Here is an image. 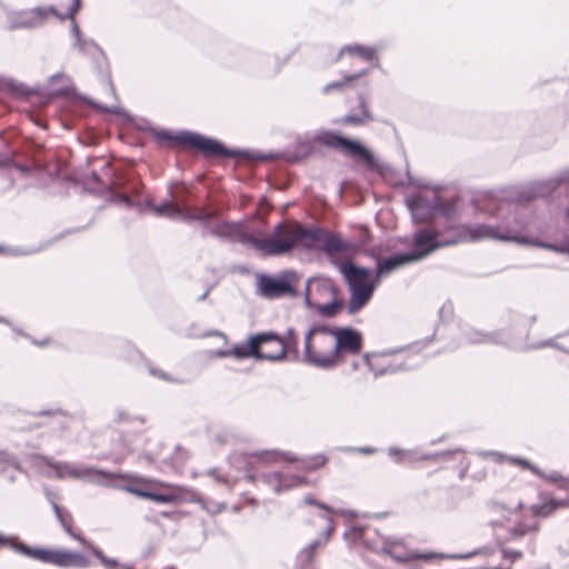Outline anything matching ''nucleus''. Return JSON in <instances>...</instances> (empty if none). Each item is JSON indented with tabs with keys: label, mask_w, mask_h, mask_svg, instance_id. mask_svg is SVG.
<instances>
[{
	"label": "nucleus",
	"mask_w": 569,
	"mask_h": 569,
	"mask_svg": "<svg viewBox=\"0 0 569 569\" xmlns=\"http://www.w3.org/2000/svg\"><path fill=\"white\" fill-rule=\"evenodd\" d=\"M330 261L342 276L347 287H362L375 273L370 267L357 264L351 260L331 258Z\"/></svg>",
	"instance_id": "2eb2a0df"
},
{
	"label": "nucleus",
	"mask_w": 569,
	"mask_h": 569,
	"mask_svg": "<svg viewBox=\"0 0 569 569\" xmlns=\"http://www.w3.org/2000/svg\"><path fill=\"white\" fill-rule=\"evenodd\" d=\"M569 183V168L559 172L556 177L531 182L510 191L506 197L493 203L491 214L510 212L509 207L515 206V216L522 208L538 198H548L561 184Z\"/></svg>",
	"instance_id": "6e6552de"
},
{
	"label": "nucleus",
	"mask_w": 569,
	"mask_h": 569,
	"mask_svg": "<svg viewBox=\"0 0 569 569\" xmlns=\"http://www.w3.org/2000/svg\"><path fill=\"white\" fill-rule=\"evenodd\" d=\"M426 238L427 234L425 233V231H415L412 234V243L409 250L397 251L387 258H381V260H378L373 269L375 273L372 274L371 278L380 284L383 277L390 274L391 272L407 264L421 261L422 259L438 250V246L435 244H429L428 247H425Z\"/></svg>",
	"instance_id": "1a4fd4ad"
},
{
	"label": "nucleus",
	"mask_w": 569,
	"mask_h": 569,
	"mask_svg": "<svg viewBox=\"0 0 569 569\" xmlns=\"http://www.w3.org/2000/svg\"><path fill=\"white\" fill-rule=\"evenodd\" d=\"M147 131L152 134L156 142L161 147L174 148L177 144H182L194 149L206 158H241L259 161L272 158V153H263L251 149L230 148L217 138L188 129L172 131L170 129H158L150 126Z\"/></svg>",
	"instance_id": "39448f33"
},
{
	"label": "nucleus",
	"mask_w": 569,
	"mask_h": 569,
	"mask_svg": "<svg viewBox=\"0 0 569 569\" xmlns=\"http://www.w3.org/2000/svg\"><path fill=\"white\" fill-rule=\"evenodd\" d=\"M82 8V1L81 0H72L71 4L68 8L67 13H61L58 11V9L54 6L49 7H34L30 9V14L32 17V20L36 22V28L41 27L49 16H53L58 18L59 20H73V18L77 16V13Z\"/></svg>",
	"instance_id": "a211bd4d"
},
{
	"label": "nucleus",
	"mask_w": 569,
	"mask_h": 569,
	"mask_svg": "<svg viewBox=\"0 0 569 569\" xmlns=\"http://www.w3.org/2000/svg\"><path fill=\"white\" fill-rule=\"evenodd\" d=\"M539 477L542 479H546L550 482H553V483H560L565 480L563 477L557 471L551 472L549 475L545 472V476H539Z\"/></svg>",
	"instance_id": "69168bd1"
},
{
	"label": "nucleus",
	"mask_w": 569,
	"mask_h": 569,
	"mask_svg": "<svg viewBox=\"0 0 569 569\" xmlns=\"http://www.w3.org/2000/svg\"><path fill=\"white\" fill-rule=\"evenodd\" d=\"M282 232H283V224H282V222H279L273 227L272 232L268 239H273V240L283 239L287 237V232L284 233V236L282 238H278V237L282 236Z\"/></svg>",
	"instance_id": "e2e57ef3"
},
{
	"label": "nucleus",
	"mask_w": 569,
	"mask_h": 569,
	"mask_svg": "<svg viewBox=\"0 0 569 569\" xmlns=\"http://www.w3.org/2000/svg\"><path fill=\"white\" fill-rule=\"evenodd\" d=\"M149 372L152 376H154V377H157V378H159L161 380H164V381H169V382H177L178 381L176 379H172L167 372H164V371H162L160 369L150 368Z\"/></svg>",
	"instance_id": "052dcab7"
},
{
	"label": "nucleus",
	"mask_w": 569,
	"mask_h": 569,
	"mask_svg": "<svg viewBox=\"0 0 569 569\" xmlns=\"http://www.w3.org/2000/svg\"><path fill=\"white\" fill-rule=\"evenodd\" d=\"M390 452L406 455V460H409L410 462L426 461V458H422L423 453H420L417 449H401L398 447H390Z\"/></svg>",
	"instance_id": "49530a36"
},
{
	"label": "nucleus",
	"mask_w": 569,
	"mask_h": 569,
	"mask_svg": "<svg viewBox=\"0 0 569 569\" xmlns=\"http://www.w3.org/2000/svg\"><path fill=\"white\" fill-rule=\"evenodd\" d=\"M315 288H316V276H312V277L308 278L306 281L303 296L310 295V296L315 297Z\"/></svg>",
	"instance_id": "0e129e2a"
},
{
	"label": "nucleus",
	"mask_w": 569,
	"mask_h": 569,
	"mask_svg": "<svg viewBox=\"0 0 569 569\" xmlns=\"http://www.w3.org/2000/svg\"><path fill=\"white\" fill-rule=\"evenodd\" d=\"M406 176H407V179H408V184L412 186V187H417V188H420V189H435L432 186H430L429 183H421V182H418L413 177L412 174L410 173V170H409V163L408 161H406Z\"/></svg>",
	"instance_id": "864d4df0"
},
{
	"label": "nucleus",
	"mask_w": 569,
	"mask_h": 569,
	"mask_svg": "<svg viewBox=\"0 0 569 569\" xmlns=\"http://www.w3.org/2000/svg\"><path fill=\"white\" fill-rule=\"evenodd\" d=\"M501 552H502L503 558L510 559L511 562H515L516 560H518L522 557V552L520 550L502 548Z\"/></svg>",
	"instance_id": "13d9d810"
},
{
	"label": "nucleus",
	"mask_w": 569,
	"mask_h": 569,
	"mask_svg": "<svg viewBox=\"0 0 569 569\" xmlns=\"http://www.w3.org/2000/svg\"><path fill=\"white\" fill-rule=\"evenodd\" d=\"M88 549L101 562L106 569H134L129 563H121L116 558H110L96 545L89 543Z\"/></svg>",
	"instance_id": "7c9ffc66"
},
{
	"label": "nucleus",
	"mask_w": 569,
	"mask_h": 569,
	"mask_svg": "<svg viewBox=\"0 0 569 569\" xmlns=\"http://www.w3.org/2000/svg\"><path fill=\"white\" fill-rule=\"evenodd\" d=\"M490 552H491L490 548L485 547V548H479V549H476V550L467 552V553L448 555V556H445V558H449V559H468V558H471V557L477 556V555H489ZM411 556H412V561H415V560L429 561V560L435 559L437 557H443V555H438L436 552H431V551L421 552V551H418V550H412L411 551Z\"/></svg>",
	"instance_id": "b1692460"
},
{
	"label": "nucleus",
	"mask_w": 569,
	"mask_h": 569,
	"mask_svg": "<svg viewBox=\"0 0 569 569\" xmlns=\"http://www.w3.org/2000/svg\"><path fill=\"white\" fill-rule=\"evenodd\" d=\"M345 53L355 54L365 61L372 62L375 67L379 66L377 49L361 43L346 44L340 48L335 61H339Z\"/></svg>",
	"instance_id": "5701e85b"
},
{
	"label": "nucleus",
	"mask_w": 569,
	"mask_h": 569,
	"mask_svg": "<svg viewBox=\"0 0 569 569\" xmlns=\"http://www.w3.org/2000/svg\"><path fill=\"white\" fill-rule=\"evenodd\" d=\"M48 244L31 246V247H4V253L12 257H24L39 253L46 249Z\"/></svg>",
	"instance_id": "ea45409f"
},
{
	"label": "nucleus",
	"mask_w": 569,
	"mask_h": 569,
	"mask_svg": "<svg viewBox=\"0 0 569 569\" xmlns=\"http://www.w3.org/2000/svg\"><path fill=\"white\" fill-rule=\"evenodd\" d=\"M262 479L266 483L270 486H276L279 483L281 479V472L280 471H273V472H267L262 475Z\"/></svg>",
	"instance_id": "6e6d98bb"
},
{
	"label": "nucleus",
	"mask_w": 569,
	"mask_h": 569,
	"mask_svg": "<svg viewBox=\"0 0 569 569\" xmlns=\"http://www.w3.org/2000/svg\"><path fill=\"white\" fill-rule=\"evenodd\" d=\"M368 119L365 118L362 114L361 116H358V114H352V113H349V114H346L345 117H342L341 119H335L332 120V123L333 124H351V126H361Z\"/></svg>",
	"instance_id": "de8ad7c7"
},
{
	"label": "nucleus",
	"mask_w": 569,
	"mask_h": 569,
	"mask_svg": "<svg viewBox=\"0 0 569 569\" xmlns=\"http://www.w3.org/2000/svg\"><path fill=\"white\" fill-rule=\"evenodd\" d=\"M59 80L64 81L66 84H63L60 88L54 89L52 91V94L57 96V97L64 98L73 91V88L71 86V79L69 77H67L63 72H57L49 78V84L52 86Z\"/></svg>",
	"instance_id": "58836bf2"
},
{
	"label": "nucleus",
	"mask_w": 569,
	"mask_h": 569,
	"mask_svg": "<svg viewBox=\"0 0 569 569\" xmlns=\"http://www.w3.org/2000/svg\"><path fill=\"white\" fill-rule=\"evenodd\" d=\"M345 300H337L335 298L330 299L326 303H319V306H317V312L322 318L332 319L339 313L340 310L345 308Z\"/></svg>",
	"instance_id": "f704fd0d"
},
{
	"label": "nucleus",
	"mask_w": 569,
	"mask_h": 569,
	"mask_svg": "<svg viewBox=\"0 0 569 569\" xmlns=\"http://www.w3.org/2000/svg\"><path fill=\"white\" fill-rule=\"evenodd\" d=\"M282 338L284 339V348L287 349V355L292 357L291 360H301L299 352V337L297 331L293 328H288L286 331V336Z\"/></svg>",
	"instance_id": "c9c22d12"
},
{
	"label": "nucleus",
	"mask_w": 569,
	"mask_h": 569,
	"mask_svg": "<svg viewBox=\"0 0 569 569\" xmlns=\"http://www.w3.org/2000/svg\"><path fill=\"white\" fill-rule=\"evenodd\" d=\"M362 348L363 336L361 331L351 326L339 327L332 350L322 355L321 359L316 361L317 368L332 369L342 361V353L356 356L361 352Z\"/></svg>",
	"instance_id": "9b49d317"
},
{
	"label": "nucleus",
	"mask_w": 569,
	"mask_h": 569,
	"mask_svg": "<svg viewBox=\"0 0 569 569\" xmlns=\"http://www.w3.org/2000/svg\"><path fill=\"white\" fill-rule=\"evenodd\" d=\"M9 30L34 29L36 22L32 20L29 10L11 12L8 16Z\"/></svg>",
	"instance_id": "c85d7f7f"
},
{
	"label": "nucleus",
	"mask_w": 569,
	"mask_h": 569,
	"mask_svg": "<svg viewBox=\"0 0 569 569\" xmlns=\"http://www.w3.org/2000/svg\"><path fill=\"white\" fill-rule=\"evenodd\" d=\"M462 337L469 345L492 343L506 347H513L515 345L511 333L506 329H499L495 331H481L470 328L462 332Z\"/></svg>",
	"instance_id": "dca6fc26"
},
{
	"label": "nucleus",
	"mask_w": 569,
	"mask_h": 569,
	"mask_svg": "<svg viewBox=\"0 0 569 569\" xmlns=\"http://www.w3.org/2000/svg\"><path fill=\"white\" fill-rule=\"evenodd\" d=\"M2 548H8L26 558L63 569H87L91 565L90 559L79 551L62 548L30 546L21 540L17 535H4L0 532V549Z\"/></svg>",
	"instance_id": "0eeeda50"
},
{
	"label": "nucleus",
	"mask_w": 569,
	"mask_h": 569,
	"mask_svg": "<svg viewBox=\"0 0 569 569\" xmlns=\"http://www.w3.org/2000/svg\"><path fill=\"white\" fill-rule=\"evenodd\" d=\"M78 98H79V100L93 107L99 112L117 114L126 121H130L132 119L130 112L128 110H126L124 108L117 107V106L108 107L106 104L94 101L93 99H91L90 97L84 96V94H79Z\"/></svg>",
	"instance_id": "bb28decb"
},
{
	"label": "nucleus",
	"mask_w": 569,
	"mask_h": 569,
	"mask_svg": "<svg viewBox=\"0 0 569 569\" xmlns=\"http://www.w3.org/2000/svg\"><path fill=\"white\" fill-rule=\"evenodd\" d=\"M0 84L12 96L17 98H28L30 97L34 90H31L22 82H18L13 79L2 78L0 79Z\"/></svg>",
	"instance_id": "473e14b6"
},
{
	"label": "nucleus",
	"mask_w": 569,
	"mask_h": 569,
	"mask_svg": "<svg viewBox=\"0 0 569 569\" xmlns=\"http://www.w3.org/2000/svg\"><path fill=\"white\" fill-rule=\"evenodd\" d=\"M405 203L410 211L412 221L421 223L416 231H425L426 246H438V249L457 244L459 242H475L483 239H493L503 242H515L520 246H532L547 249L557 253H566L565 244H557L530 237L512 229L508 223L487 224L478 223L458 228L456 218L457 207L453 202L435 194L428 198L421 193H412L405 198Z\"/></svg>",
	"instance_id": "f257e3e1"
},
{
	"label": "nucleus",
	"mask_w": 569,
	"mask_h": 569,
	"mask_svg": "<svg viewBox=\"0 0 569 569\" xmlns=\"http://www.w3.org/2000/svg\"><path fill=\"white\" fill-rule=\"evenodd\" d=\"M87 42L88 39H84L83 36L74 39L73 48L78 49L80 52L84 53L87 51Z\"/></svg>",
	"instance_id": "338daca9"
},
{
	"label": "nucleus",
	"mask_w": 569,
	"mask_h": 569,
	"mask_svg": "<svg viewBox=\"0 0 569 569\" xmlns=\"http://www.w3.org/2000/svg\"><path fill=\"white\" fill-rule=\"evenodd\" d=\"M371 239V234L368 232V231H365L363 232V237L361 238V240L358 242L360 243V250H358L357 252H363L366 256L370 257L371 259H373L376 261V263L378 262V260H381L380 258V248H370V249H362V247L368 243Z\"/></svg>",
	"instance_id": "c03bdc74"
},
{
	"label": "nucleus",
	"mask_w": 569,
	"mask_h": 569,
	"mask_svg": "<svg viewBox=\"0 0 569 569\" xmlns=\"http://www.w3.org/2000/svg\"><path fill=\"white\" fill-rule=\"evenodd\" d=\"M301 503L303 505H308V506H315V507H318L319 509L321 510H325L329 513H338V515H350V516H355L356 512L353 510H348V511H345V510H335L330 505L326 503V502H322V501H319L317 500L315 497H312L311 495H308L303 498V500L301 501Z\"/></svg>",
	"instance_id": "a19ab883"
},
{
	"label": "nucleus",
	"mask_w": 569,
	"mask_h": 569,
	"mask_svg": "<svg viewBox=\"0 0 569 569\" xmlns=\"http://www.w3.org/2000/svg\"><path fill=\"white\" fill-rule=\"evenodd\" d=\"M106 473L104 481L100 486L120 489L160 505L194 502L199 503L202 509L208 510L201 496L190 488L170 486L163 482L159 483L161 486L159 488L147 478L128 477L108 470H106Z\"/></svg>",
	"instance_id": "423d86ee"
},
{
	"label": "nucleus",
	"mask_w": 569,
	"mask_h": 569,
	"mask_svg": "<svg viewBox=\"0 0 569 569\" xmlns=\"http://www.w3.org/2000/svg\"><path fill=\"white\" fill-rule=\"evenodd\" d=\"M321 248L326 256L330 257L336 252H356L360 250V243L345 240L338 233L330 232L327 230L321 243Z\"/></svg>",
	"instance_id": "aec40b11"
},
{
	"label": "nucleus",
	"mask_w": 569,
	"mask_h": 569,
	"mask_svg": "<svg viewBox=\"0 0 569 569\" xmlns=\"http://www.w3.org/2000/svg\"><path fill=\"white\" fill-rule=\"evenodd\" d=\"M256 54L248 48L237 47L230 54L228 64L237 69H247L252 66Z\"/></svg>",
	"instance_id": "a878e982"
},
{
	"label": "nucleus",
	"mask_w": 569,
	"mask_h": 569,
	"mask_svg": "<svg viewBox=\"0 0 569 569\" xmlns=\"http://www.w3.org/2000/svg\"><path fill=\"white\" fill-rule=\"evenodd\" d=\"M326 545V541L321 538H317L311 541L308 546L302 548L297 555V562L306 568L311 565L317 556L318 550Z\"/></svg>",
	"instance_id": "cd10ccee"
},
{
	"label": "nucleus",
	"mask_w": 569,
	"mask_h": 569,
	"mask_svg": "<svg viewBox=\"0 0 569 569\" xmlns=\"http://www.w3.org/2000/svg\"><path fill=\"white\" fill-rule=\"evenodd\" d=\"M250 457H256L260 460H268L269 458L272 460H277L282 458L289 462H299L300 468L306 471H313L325 467L328 462V457L323 453H317L306 458H298L288 451L281 450H262L254 451L249 453Z\"/></svg>",
	"instance_id": "4468645a"
},
{
	"label": "nucleus",
	"mask_w": 569,
	"mask_h": 569,
	"mask_svg": "<svg viewBox=\"0 0 569 569\" xmlns=\"http://www.w3.org/2000/svg\"><path fill=\"white\" fill-rule=\"evenodd\" d=\"M509 532L512 537H523L529 532V527L525 523H519L511 528Z\"/></svg>",
	"instance_id": "bf43d9fd"
},
{
	"label": "nucleus",
	"mask_w": 569,
	"mask_h": 569,
	"mask_svg": "<svg viewBox=\"0 0 569 569\" xmlns=\"http://www.w3.org/2000/svg\"><path fill=\"white\" fill-rule=\"evenodd\" d=\"M339 450L341 452H346V453H361V455H373L376 452H378V449L375 448V447H369V446H365V447H350V446H346V447H341L339 448Z\"/></svg>",
	"instance_id": "8fccbe9b"
},
{
	"label": "nucleus",
	"mask_w": 569,
	"mask_h": 569,
	"mask_svg": "<svg viewBox=\"0 0 569 569\" xmlns=\"http://www.w3.org/2000/svg\"><path fill=\"white\" fill-rule=\"evenodd\" d=\"M398 546H400V542H391L388 539H385L383 546L381 548V551L386 555H388L390 558L396 560L398 563H407L412 561L411 551L412 550H398Z\"/></svg>",
	"instance_id": "c756f323"
},
{
	"label": "nucleus",
	"mask_w": 569,
	"mask_h": 569,
	"mask_svg": "<svg viewBox=\"0 0 569 569\" xmlns=\"http://www.w3.org/2000/svg\"><path fill=\"white\" fill-rule=\"evenodd\" d=\"M17 169L22 173V174H26V176H30V174H33L34 172L38 171V168L34 167V166H28V164H18L17 166Z\"/></svg>",
	"instance_id": "774afa93"
},
{
	"label": "nucleus",
	"mask_w": 569,
	"mask_h": 569,
	"mask_svg": "<svg viewBox=\"0 0 569 569\" xmlns=\"http://www.w3.org/2000/svg\"><path fill=\"white\" fill-rule=\"evenodd\" d=\"M51 506L53 509V512L56 515L57 520L59 521L60 526L62 527L63 531L69 535L72 539L80 541L81 543H84V539L81 535L76 533L72 529L73 525V518L71 513L61 508L56 501H51Z\"/></svg>",
	"instance_id": "393cba45"
},
{
	"label": "nucleus",
	"mask_w": 569,
	"mask_h": 569,
	"mask_svg": "<svg viewBox=\"0 0 569 569\" xmlns=\"http://www.w3.org/2000/svg\"><path fill=\"white\" fill-rule=\"evenodd\" d=\"M560 506H562L561 501H558L551 496H547L542 498V502L539 505H532L531 510L533 516L536 517H548L555 510H557Z\"/></svg>",
	"instance_id": "72a5a7b5"
},
{
	"label": "nucleus",
	"mask_w": 569,
	"mask_h": 569,
	"mask_svg": "<svg viewBox=\"0 0 569 569\" xmlns=\"http://www.w3.org/2000/svg\"><path fill=\"white\" fill-rule=\"evenodd\" d=\"M436 333H437V329L433 330L431 336H428V337H426L419 341H416L411 345H407L406 347H408V348L406 350L411 349L413 347H419V349H418V351H419L420 349L428 347L436 339Z\"/></svg>",
	"instance_id": "5fc2aeb1"
},
{
	"label": "nucleus",
	"mask_w": 569,
	"mask_h": 569,
	"mask_svg": "<svg viewBox=\"0 0 569 569\" xmlns=\"http://www.w3.org/2000/svg\"><path fill=\"white\" fill-rule=\"evenodd\" d=\"M307 483V479L302 476L297 475H283L281 472V479L278 485L274 486L273 490L276 493L280 495L281 492L289 490L295 487H300Z\"/></svg>",
	"instance_id": "e433bc0d"
},
{
	"label": "nucleus",
	"mask_w": 569,
	"mask_h": 569,
	"mask_svg": "<svg viewBox=\"0 0 569 569\" xmlns=\"http://www.w3.org/2000/svg\"><path fill=\"white\" fill-rule=\"evenodd\" d=\"M335 291V281L325 274H316L315 298L323 299Z\"/></svg>",
	"instance_id": "4c0bfd02"
},
{
	"label": "nucleus",
	"mask_w": 569,
	"mask_h": 569,
	"mask_svg": "<svg viewBox=\"0 0 569 569\" xmlns=\"http://www.w3.org/2000/svg\"><path fill=\"white\" fill-rule=\"evenodd\" d=\"M460 452H463V450L460 448L449 449V450H443V451L423 453L422 458H426V460L450 459L452 456H455L456 453H460Z\"/></svg>",
	"instance_id": "09e8293b"
},
{
	"label": "nucleus",
	"mask_w": 569,
	"mask_h": 569,
	"mask_svg": "<svg viewBox=\"0 0 569 569\" xmlns=\"http://www.w3.org/2000/svg\"><path fill=\"white\" fill-rule=\"evenodd\" d=\"M315 144L339 151L342 156L362 164L369 171L382 173L386 164L381 163L375 152L360 139L343 134L338 130L319 129L310 140L296 143L291 154L292 162H301L316 152Z\"/></svg>",
	"instance_id": "20e7f679"
},
{
	"label": "nucleus",
	"mask_w": 569,
	"mask_h": 569,
	"mask_svg": "<svg viewBox=\"0 0 569 569\" xmlns=\"http://www.w3.org/2000/svg\"><path fill=\"white\" fill-rule=\"evenodd\" d=\"M102 179L97 171L83 173L78 182L82 184L88 192L104 197L109 203L122 204L128 209L137 208L139 211L152 210L158 217L174 218L179 213V207L171 201H162L153 204L151 198L142 199L143 183L141 179L129 170L116 169L108 162L102 166Z\"/></svg>",
	"instance_id": "f03ea898"
},
{
	"label": "nucleus",
	"mask_w": 569,
	"mask_h": 569,
	"mask_svg": "<svg viewBox=\"0 0 569 569\" xmlns=\"http://www.w3.org/2000/svg\"><path fill=\"white\" fill-rule=\"evenodd\" d=\"M250 457H256L260 460H268L269 458L272 460H277L282 458L289 462H299L300 468L306 471H313L325 467L328 462V457L323 453H317L306 458H298L288 451L281 450H262L254 451L249 453Z\"/></svg>",
	"instance_id": "ddd939ff"
},
{
	"label": "nucleus",
	"mask_w": 569,
	"mask_h": 569,
	"mask_svg": "<svg viewBox=\"0 0 569 569\" xmlns=\"http://www.w3.org/2000/svg\"><path fill=\"white\" fill-rule=\"evenodd\" d=\"M321 518L326 519L329 522V526L327 527V529L323 532V538H321L322 540H325L327 542L335 531L333 519L330 516H321Z\"/></svg>",
	"instance_id": "680f3d73"
},
{
	"label": "nucleus",
	"mask_w": 569,
	"mask_h": 569,
	"mask_svg": "<svg viewBox=\"0 0 569 569\" xmlns=\"http://www.w3.org/2000/svg\"><path fill=\"white\" fill-rule=\"evenodd\" d=\"M40 461L52 469L56 472L57 478H64L69 476L74 479L87 480L91 483L100 486L103 482V478L106 477V470L99 469L92 466H82L77 468L69 462L66 461H54L47 456L40 457Z\"/></svg>",
	"instance_id": "f8f14e48"
},
{
	"label": "nucleus",
	"mask_w": 569,
	"mask_h": 569,
	"mask_svg": "<svg viewBox=\"0 0 569 569\" xmlns=\"http://www.w3.org/2000/svg\"><path fill=\"white\" fill-rule=\"evenodd\" d=\"M379 287V283L372 278L368 279L362 287H348L350 297L347 305V311L349 315H356L363 309L371 300L375 291Z\"/></svg>",
	"instance_id": "f3484780"
},
{
	"label": "nucleus",
	"mask_w": 569,
	"mask_h": 569,
	"mask_svg": "<svg viewBox=\"0 0 569 569\" xmlns=\"http://www.w3.org/2000/svg\"><path fill=\"white\" fill-rule=\"evenodd\" d=\"M357 98H358V106H359V109L361 111V114L365 118L371 120L372 119V113L370 112V110L367 107L365 96L362 93H359Z\"/></svg>",
	"instance_id": "4d7b16f0"
},
{
	"label": "nucleus",
	"mask_w": 569,
	"mask_h": 569,
	"mask_svg": "<svg viewBox=\"0 0 569 569\" xmlns=\"http://www.w3.org/2000/svg\"><path fill=\"white\" fill-rule=\"evenodd\" d=\"M337 329H339V327H330L323 323H315L311 326V332L317 335H328L332 336L333 338L337 336Z\"/></svg>",
	"instance_id": "3c124183"
},
{
	"label": "nucleus",
	"mask_w": 569,
	"mask_h": 569,
	"mask_svg": "<svg viewBox=\"0 0 569 569\" xmlns=\"http://www.w3.org/2000/svg\"><path fill=\"white\" fill-rule=\"evenodd\" d=\"M182 221L184 222H192L197 221L199 222L206 231L202 232V236L204 237L207 233L211 234V230L220 222H224L226 220H214V214L209 211H204L202 209L199 210H182L179 208L178 216Z\"/></svg>",
	"instance_id": "412c9836"
},
{
	"label": "nucleus",
	"mask_w": 569,
	"mask_h": 569,
	"mask_svg": "<svg viewBox=\"0 0 569 569\" xmlns=\"http://www.w3.org/2000/svg\"><path fill=\"white\" fill-rule=\"evenodd\" d=\"M352 82L348 79V73H343L341 80L331 81L322 88V93L328 94L332 91H343L346 88L351 87Z\"/></svg>",
	"instance_id": "37998d69"
},
{
	"label": "nucleus",
	"mask_w": 569,
	"mask_h": 569,
	"mask_svg": "<svg viewBox=\"0 0 569 569\" xmlns=\"http://www.w3.org/2000/svg\"><path fill=\"white\" fill-rule=\"evenodd\" d=\"M231 357L238 360L252 358L256 361L268 360L271 362H280L284 360V349L278 352H256L250 350V337H247L246 342L243 343H234L230 348Z\"/></svg>",
	"instance_id": "6ab92c4d"
},
{
	"label": "nucleus",
	"mask_w": 569,
	"mask_h": 569,
	"mask_svg": "<svg viewBox=\"0 0 569 569\" xmlns=\"http://www.w3.org/2000/svg\"><path fill=\"white\" fill-rule=\"evenodd\" d=\"M408 347H399V348H392V349H386L381 352H373V353H370V352H366L362 358H363V362L365 365L370 369V370H375V367L372 366V363L370 362V358L371 357H376V356H382V357H386V356H391V355H396V353H399V352H402L407 349Z\"/></svg>",
	"instance_id": "a18cd8bd"
},
{
	"label": "nucleus",
	"mask_w": 569,
	"mask_h": 569,
	"mask_svg": "<svg viewBox=\"0 0 569 569\" xmlns=\"http://www.w3.org/2000/svg\"><path fill=\"white\" fill-rule=\"evenodd\" d=\"M302 273L295 269H283L279 272L257 273L256 292L266 299L296 298L299 295L298 284Z\"/></svg>",
	"instance_id": "9d476101"
},
{
	"label": "nucleus",
	"mask_w": 569,
	"mask_h": 569,
	"mask_svg": "<svg viewBox=\"0 0 569 569\" xmlns=\"http://www.w3.org/2000/svg\"><path fill=\"white\" fill-rule=\"evenodd\" d=\"M326 232L325 228L313 227L298 231L288 230L287 237L280 240L260 239L257 237V231L246 228L241 221L220 222L211 230L216 238L251 246L266 257L284 256L297 246L309 248L321 244Z\"/></svg>",
	"instance_id": "7ed1b4c3"
},
{
	"label": "nucleus",
	"mask_w": 569,
	"mask_h": 569,
	"mask_svg": "<svg viewBox=\"0 0 569 569\" xmlns=\"http://www.w3.org/2000/svg\"><path fill=\"white\" fill-rule=\"evenodd\" d=\"M0 465L1 466H12L14 468H19V462L17 458L8 452L7 450L0 449Z\"/></svg>",
	"instance_id": "603ef678"
},
{
	"label": "nucleus",
	"mask_w": 569,
	"mask_h": 569,
	"mask_svg": "<svg viewBox=\"0 0 569 569\" xmlns=\"http://www.w3.org/2000/svg\"><path fill=\"white\" fill-rule=\"evenodd\" d=\"M316 333L315 332H311V327L308 329V331L305 333V338H303V353H302V357H301V361L309 365V366H313L317 368V360L318 359H321V356L322 355H319L317 352H315L313 350V345H312V338Z\"/></svg>",
	"instance_id": "2f4dec72"
},
{
	"label": "nucleus",
	"mask_w": 569,
	"mask_h": 569,
	"mask_svg": "<svg viewBox=\"0 0 569 569\" xmlns=\"http://www.w3.org/2000/svg\"><path fill=\"white\" fill-rule=\"evenodd\" d=\"M250 337V350L256 352H262L261 349L264 346L276 343L279 346V350L284 349V359L287 358V349L284 348V339L277 331L267 330L259 331L249 335Z\"/></svg>",
	"instance_id": "4be33fe9"
},
{
	"label": "nucleus",
	"mask_w": 569,
	"mask_h": 569,
	"mask_svg": "<svg viewBox=\"0 0 569 569\" xmlns=\"http://www.w3.org/2000/svg\"><path fill=\"white\" fill-rule=\"evenodd\" d=\"M507 461H509L513 466H518L522 469L530 470L536 476H545V472L535 463L529 461L528 459L519 456L507 457Z\"/></svg>",
	"instance_id": "79ce46f5"
}]
</instances>
